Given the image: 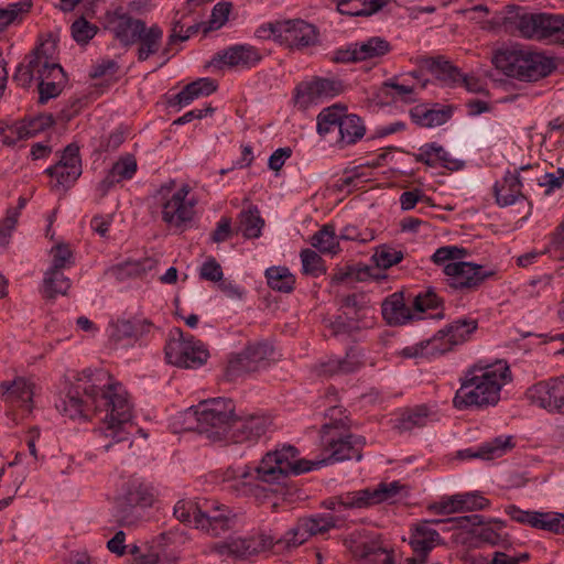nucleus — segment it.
<instances>
[{"instance_id": "13", "label": "nucleus", "mask_w": 564, "mask_h": 564, "mask_svg": "<svg viewBox=\"0 0 564 564\" xmlns=\"http://www.w3.org/2000/svg\"><path fill=\"white\" fill-rule=\"evenodd\" d=\"M25 59L33 68L37 79H65L64 70L58 63L57 44L54 40L42 41Z\"/></svg>"}, {"instance_id": "51", "label": "nucleus", "mask_w": 564, "mask_h": 564, "mask_svg": "<svg viewBox=\"0 0 564 564\" xmlns=\"http://www.w3.org/2000/svg\"><path fill=\"white\" fill-rule=\"evenodd\" d=\"M430 412L425 405H420L414 409L406 410L400 421H399V430L401 431H410L414 427L424 426L429 420Z\"/></svg>"}, {"instance_id": "46", "label": "nucleus", "mask_w": 564, "mask_h": 564, "mask_svg": "<svg viewBox=\"0 0 564 564\" xmlns=\"http://www.w3.org/2000/svg\"><path fill=\"white\" fill-rule=\"evenodd\" d=\"M268 284L271 289L289 293L295 284L294 275L284 267H272L265 271Z\"/></svg>"}, {"instance_id": "20", "label": "nucleus", "mask_w": 564, "mask_h": 564, "mask_svg": "<svg viewBox=\"0 0 564 564\" xmlns=\"http://www.w3.org/2000/svg\"><path fill=\"white\" fill-rule=\"evenodd\" d=\"M561 388L562 377L551 378L531 386L525 398L534 406L560 413Z\"/></svg>"}, {"instance_id": "34", "label": "nucleus", "mask_w": 564, "mask_h": 564, "mask_svg": "<svg viewBox=\"0 0 564 564\" xmlns=\"http://www.w3.org/2000/svg\"><path fill=\"white\" fill-rule=\"evenodd\" d=\"M220 61L228 66H241V67H250L256 65L261 56L258 51L251 46H234L219 55Z\"/></svg>"}, {"instance_id": "10", "label": "nucleus", "mask_w": 564, "mask_h": 564, "mask_svg": "<svg viewBox=\"0 0 564 564\" xmlns=\"http://www.w3.org/2000/svg\"><path fill=\"white\" fill-rule=\"evenodd\" d=\"M518 30L530 40H550L564 43V17L533 13L519 19Z\"/></svg>"}, {"instance_id": "14", "label": "nucleus", "mask_w": 564, "mask_h": 564, "mask_svg": "<svg viewBox=\"0 0 564 564\" xmlns=\"http://www.w3.org/2000/svg\"><path fill=\"white\" fill-rule=\"evenodd\" d=\"M337 521L338 519L330 514L301 518L296 525L288 531L279 542L285 543V549H295L311 536L323 534L336 528Z\"/></svg>"}, {"instance_id": "12", "label": "nucleus", "mask_w": 564, "mask_h": 564, "mask_svg": "<svg viewBox=\"0 0 564 564\" xmlns=\"http://www.w3.org/2000/svg\"><path fill=\"white\" fill-rule=\"evenodd\" d=\"M270 36L290 48H300L316 43L317 32L312 24L303 20H289L269 25Z\"/></svg>"}, {"instance_id": "53", "label": "nucleus", "mask_w": 564, "mask_h": 564, "mask_svg": "<svg viewBox=\"0 0 564 564\" xmlns=\"http://www.w3.org/2000/svg\"><path fill=\"white\" fill-rule=\"evenodd\" d=\"M46 173L56 180L54 186L67 187L73 184L82 174V169L76 165L70 166H51Z\"/></svg>"}, {"instance_id": "6", "label": "nucleus", "mask_w": 564, "mask_h": 564, "mask_svg": "<svg viewBox=\"0 0 564 564\" xmlns=\"http://www.w3.org/2000/svg\"><path fill=\"white\" fill-rule=\"evenodd\" d=\"M174 186L175 182L170 181L159 191L162 198V220L169 228L182 232L189 227L194 219L196 202L188 198L189 185L183 184L173 192Z\"/></svg>"}, {"instance_id": "22", "label": "nucleus", "mask_w": 564, "mask_h": 564, "mask_svg": "<svg viewBox=\"0 0 564 564\" xmlns=\"http://www.w3.org/2000/svg\"><path fill=\"white\" fill-rule=\"evenodd\" d=\"M273 348L267 343H254L229 360L228 369L232 372L254 371L272 359Z\"/></svg>"}, {"instance_id": "60", "label": "nucleus", "mask_w": 564, "mask_h": 564, "mask_svg": "<svg viewBox=\"0 0 564 564\" xmlns=\"http://www.w3.org/2000/svg\"><path fill=\"white\" fill-rule=\"evenodd\" d=\"M40 102L44 104L48 99L57 97L63 88L64 79H39Z\"/></svg>"}, {"instance_id": "26", "label": "nucleus", "mask_w": 564, "mask_h": 564, "mask_svg": "<svg viewBox=\"0 0 564 564\" xmlns=\"http://www.w3.org/2000/svg\"><path fill=\"white\" fill-rule=\"evenodd\" d=\"M366 364L364 354L357 348H350L343 358H329L321 364L319 372L324 376L349 375L361 369Z\"/></svg>"}, {"instance_id": "41", "label": "nucleus", "mask_w": 564, "mask_h": 564, "mask_svg": "<svg viewBox=\"0 0 564 564\" xmlns=\"http://www.w3.org/2000/svg\"><path fill=\"white\" fill-rule=\"evenodd\" d=\"M206 554H216L220 557L245 558L242 536H230L214 542L205 550Z\"/></svg>"}, {"instance_id": "29", "label": "nucleus", "mask_w": 564, "mask_h": 564, "mask_svg": "<svg viewBox=\"0 0 564 564\" xmlns=\"http://www.w3.org/2000/svg\"><path fill=\"white\" fill-rule=\"evenodd\" d=\"M415 161L431 167L443 166L451 171H457L463 166L462 161L452 159L442 145L434 142L422 145L415 154Z\"/></svg>"}, {"instance_id": "55", "label": "nucleus", "mask_w": 564, "mask_h": 564, "mask_svg": "<svg viewBox=\"0 0 564 564\" xmlns=\"http://www.w3.org/2000/svg\"><path fill=\"white\" fill-rule=\"evenodd\" d=\"M137 160L132 155L121 156L110 169V173L119 181L131 178L137 172Z\"/></svg>"}, {"instance_id": "2", "label": "nucleus", "mask_w": 564, "mask_h": 564, "mask_svg": "<svg viewBox=\"0 0 564 564\" xmlns=\"http://www.w3.org/2000/svg\"><path fill=\"white\" fill-rule=\"evenodd\" d=\"M512 379L509 365L503 360L484 365L478 362L467 369L453 399L457 410L487 408L500 400L502 387Z\"/></svg>"}, {"instance_id": "35", "label": "nucleus", "mask_w": 564, "mask_h": 564, "mask_svg": "<svg viewBox=\"0 0 564 564\" xmlns=\"http://www.w3.org/2000/svg\"><path fill=\"white\" fill-rule=\"evenodd\" d=\"M338 142L341 147L355 144L366 133V127L357 115L346 113L339 126Z\"/></svg>"}, {"instance_id": "42", "label": "nucleus", "mask_w": 564, "mask_h": 564, "mask_svg": "<svg viewBox=\"0 0 564 564\" xmlns=\"http://www.w3.org/2000/svg\"><path fill=\"white\" fill-rule=\"evenodd\" d=\"M126 500L130 506L151 507L155 501V492L150 485L132 480L129 484Z\"/></svg>"}, {"instance_id": "19", "label": "nucleus", "mask_w": 564, "mask_h": 564, "mask_svg": "<svg viewBox=\"0 0 564 564\" xmlns=\"http://www.w3.org/2000/svg\"><path fill=\"white\" fill-rule=\"evenodd\" d=\"M144 24L143 20L134 19L121 9H116L106 14L105 28L123 46H131L137 43L138 35H140Z\"/></svg>"}, {"instance_id": "5", "label": "nucleus", "mask_w": 564, "mask_h": 564, "mask_svg": "<svg viewBox=\"0 0 564 564\" xmlns=\"http://www.w3.org/2000/svg\"><path fill=\"white\" fill-rule=\"evenodd\" d=\"M299 452L292 445L268 452L256 467V478L267 484L278 482L290 474H302L314 468L313 460L297 458Z\"/></svg>"}, {"instance_id": "1", "label": "nucleus", "mask_w": 564, "mask_h": 564, "mask_svg": "<svg viewBox=\"0 0 564 564\" xmlns=\"http://www.w3.org/2000/svg\"><path fill=\"white\" fill-rule=\"evenodd\" d=\"M85 399L67 397L63 411L72 419L86 416L89 410L105 412L100 426L94 431L96 443L105 452L115 445L130 447L133 429L132 405L123 386L105 370L95 371L83 386Z\"/></svg>"}, {"instance_id": "36", "label": "nucleus", "mask_w": 564, "mask_h": 564, "mask_svg": "<svg viewBox=\"0 0 564 564\" xmlns=\"http://www.w3.org/2000/svg\"><path fill=\"white\" fill-rule=\"evenodd\" d=\"M514 447L513 437L512 436H498L492 441L484 443L477 452L469 453L468 457L481 458V459H495L501 457L507 452L511 451Z\"/></svg>"}, {"instance_id": "54", "label": "nucleus", "mask_w": 564, "mask_h": 564, "mask_svg": "<svg viewBox=\"0 0 564 564\" xmlns=\"http://www.w3.org/2000/svg\"><path fill=\"white\" fill-rule=\"evenodd\" d=\"M248 479L249 478H239L231 485L227 486V489L236 492L237 495L254 497L260 503L263 502L262 498L268 497L267 489L259 485L250 484Z\"/></svg>"}, {"instance_id": "32", "label": "nucleus", "mask_w": 564, "mask_h": 564, "mask_svg": "<svg viewBox=\"0 0 564 564\" xmlns=\"http://www.w3.org/2000/svg\"><path fill=\"white\" fill-rule=\"evenodd\" d=\"M496 202L500 206L514 204L519 198H523L522 183L518 173L508 172L505 177L495 185Z\"/></svg>"}, {"instance_id": "47", "label": "nucleus", "mask_w": 564, "mask_h": 564, "mask_svg": "<svg viewBox=\"0 0 564 564\" xmlns=\"http://www.w3.org/2000/svg\"><path fill=\"white\" fill-rule=\"evenodd\" d=\"M410 113L412 120L423 128L442 126L448 119L447 112L443 110L426 109L422 106L414 107Z\"/></svg>"}, {"instance_id": "58", "label": "nucleus", "mask_w": 564, "mask_h": 564, "mask_svg": "<svg viewBox=\"0 0 564 564\" xmlns=\"http://www.w3.org/2000/svg\"><path fill=\"white\" fill-rule=\"evenodd\" d=\"M200 509L202 503H194L189 500H180L174 507V516L181 522L193 523L195 525V518Z\"/></svg>"}, {"instance_id": "11", "label": "nucleus", "mask_w": 564, "mask_h": 564, "mask_svg": "<svg viewBox=\"0 0 564 564\" xmlns=\"http://www.w3.org/2000/svg\"><path fill=\"white\" fill-rule=\"evenodd\" d=\"M236 523L234 510L218 501L205 500L195 518V528L203 533L218 538L230 531Z\"/></svg>"}, {"instance_id": "21", "label": "nucleus", "mask_w": 564, "mask_h": 564, "mask_svg": "<svg viewBox=\"0 0 564 564\" xmlns=\"http://www.w3.org/2000/svg\"><path fill=\"white\" fill-rule=\"evenodd\" d=\"M476 329L477 321L459 319L452 323L447 328L440 330L431 338L430 345L443 355L452 350L454 346L466 341Z\"/></svg>"}, {"instance_id": "18", "label": "nucleus", "mask_w": 564, "mask_h": 564, "mask_svg": "<svg viewBox=\"0 0 564 564\" xmlns=\"http://www.w3.org/2000/svg\"><path fill=\"white\" fill-rule=\"evenodd\" d=\"M391 51V44L380 37L373 36L366 41L351 44L345 50L335 53L334 61L338 63H356L381 58Z\"/></svg>"}, {"instance_id": "24", "label": "nucleus", "mask_w": 564, "mask_h": 564, "mask_svg": "<svg viewBox=\"0 0 564 564\" xmlns=\"http://www.w3.org/2000/svg\"><path fill=\"white\" fill-rule=\"evenodd\" d=\"M271 425V420L264 414H250L246 417H236L232 438L240 443L256 441L264 435Z\"/></svg>"}, {"instance_id": "3", "label": "nucleus", "mask_w": 564, "mask_h": 564, "mask_svg": "<svg viewBox=\"0 0 564 564\" xmlns=\"http://www.w3.org/2000/svg\"><path fill=\"white\" fill-rule=\"evenodd\" d=\"M491 62L505 75L529 82L546 77L555 69L553 58L518 47L497 50Z\"/></svg>"}, {"instance_id": "17", "label": "nucleus", "mask_w": 564, "mask_h": 564, "mask_svg": "<svg viewBox=\"0 0 564 564\" xmlns=\"http://www.w3.org/2000/svg\"><path fill=\"white\" fill-rule=\"evenodd\" d=\"M403 492L406 494L405 486L400 481L380 482L373 488L351 491L346 497H344L343 500L344 503L348 506L366 508L384 501L393 500L394 498L401 496Z\"/></svg>"}, {"instance_id": "64", "label": "nucleus", "mask_w": 564, "mask_h": 564, "mask_svg": "<svg viewBox=\"0 0 564 564\" xmlns=\"http://www.w3.org/2000/svg\"><path fill=\"white\" fill-rule=\"evenodd\" d=\"M200 278L212 282H218L223 279V269L214 258L206 260L199 271Z\"/></svg>"}, {"instance_id": "37", "label": "nucleus", "mask_w": 564, "mask_h": 564, "mask_svg": "<svg viewBox=\"0 0 564 564\" xmlns=\"http://www.w3.org/2000/svg\"><path fill=\"white\" fill-rule=\"evenodd\" d=\"M217 89L216 83L210 78H199L186 85L177 95L176 100L181 106L189 105L194 99L208 96Z\"/></svg>"}, {"instance_id": "27", "label": "nucleus", "mask_w": 564, "mask_h": 564, "mask_svg": "<svg viewBox=\"0 0 564 564\" xmlns=\"http://www.w3.org/2000/svg\"><path fill=\"white\" fill-rule=\"evenodd\" d=\"M350 551L360 563H364L372 555L381 556L384 564H393L392 553L382 546L380 536L378 534L360 536L354 540L350 545Z\"/></svg>"}, {"instance_id": "40", "label": "nucleus", "mask_w": 564, "mask_h": 564, "mask_svg": "<svg viewBox=\"0 0 564 564\" xmlns=\"http://www.w3.org/2000/svg\"><path fill=\"white\" fill-rule=\"evenodd\" d=\"M383 0H339L337 10L350 17L370 15L381 9Z\"/></svg>"}, {"instance_id": "7", "label": "nucleus", "mask_w": 564, "mask_h": 564, "mask_svg": "<svg viewBox=\"0 0 564 564\" xmlns=\"http://www.w3.org/2000/svg\"><path fill=\"white\" fill-rule=\"evenodd\" d=\"M321 438L326 456L322 460L313 462L314 468L344 460H360L362 457L366 444L362 436L343 432L337 425H324Z\"/></svg>"}, {"instance_id": "61", "label": "nucleus", "mask_w": 564, "mask_h": 564, "mask_svg": "<svg viewBox=\"0 0 564 564\" xmlns=\"http://www.w3.org/2000/svg\"><path fill=\"white\" fill-rule=\"evenodd\" d=\"M231 3L230 2H219L217 3L212 11L210 20H209V28L210 29H219L223 26L227 20L228 15L231 11Z\"/></svg>"}, {"instance_id": "57", "label": "nucleus", "mask_w": 564, "mask_h": 564, "mask_svg": "<svg viewBox=\"0 0 564 564\" xmlns=\"http://www.w3.org/2000/svg\"><path fill=\"white\" fill-rule=\"evenodd\" d=\"M427 510L435 514H451L462 512L463 507L458 495L443 497L440 501L427 506Z\"/></svg>"}, {"instance_id": "52", "label": "nucleus", "mask_w": 564, "mask_h": 564, "mask_svg": "<svg viewBox=\"0 0 564 564\" xmlns=\"http://www.w3.org/2000/svg\"><path fill=\"white\" fill-rule=\"evenodd\" d=\"M300 257L304 274L319 276L326 272L323 259L314 250L304 249L301 251Z\"/></svg>"}, {"instance_id": "25", "label": "nucleus", "mask_w": 564, "mask_h": 564, "mask_svg": "<svg viewBox=\"0 0 564 564\" xmlns=\"http://www.w3.org/2000/svg\"><path fill=\"white\" fill-rule=\"evenodd\" d=\"M344 88L343 83L338 79L314 78L302 90H299L297 98L305 99L307 102H317L340 95Z\"/></svg>"}, {"instance_id": "8", "label": "nucleus", "mask_w": 564, "mask_h": 564, "mask_svg": "<svg viewBox=\"0 0 564 564\" xmlns=\"http://www.w3.org/2000/svg\"><path fill=\"white\" fill-rule=\"evenodd\" d=\"M165 357L171 365L198 368L207 361L209 351L204 343L193 336L185 337L180 328H175L165 345Z\"/></svg>"}, {"instance_id": "4", "label": "nucleus", "mask_w": 564, "mask_h": 564, "mask_svg": "<svg viewBox=\"0 0 564 564\" xmlns=\"http://www.w3.org/2000/svg\"><path fill=\"white\" fill-rule=\"evenodd\" d=\"M467 253L465 248L445 246L438 248L432 256L434 263L444 264L443 272L446 283L454 290H474L494 274V272L485 271L481 265L462 261Z\"/></svg>"}, {"instance_id": "16", "label": "nucleus", "mask_w": 564, "mask_h": 564, "mask_svg": "<svg viewBox=\"0 0 564 564\" xmlns=\"http://www.w3.org/2000/svg\"><path fill=\"white\" fill-rule=\"evenodd\" d=\"M40 391V387L33 378L17 377L12 381L0 383L2 400L13 408L22 409L30 413L33 409V398Z\"/></svg>"}, {"instance_id": "44", "label": "nucleus", "mask_w": 564, "mask_h": 564, "mask_svg": "<svg viewBox=\"0 0 564 564\" xmlns=\"http://www.w3.org/2000/svg\"><path fill=\"white\" fill-rule=\"evenodd\" d=\"M32 2L30 0L9 3L6 8L0 9V33L12 24L20 23L30 12Z\"/></svg>"}, {"instance_id": "49", "label": "nucleus", "mask_w": 564, "mask_h": 564, "mask_svg": "<svg viewBox=\"0 0 564 564\" xmlns=\"http://www.w3.org/2000/svg\"><path fill=\"white\" fill-rule=\"evenodd\" d=\"M70 288V281L61 272V270H48L44 279L43 294L47 299L56 295H65Z\"/></svg>"}, {"instance_id": "38", "label": "nucleus", "mask_w": 564, "mask_h": 564, "mask_svg": "<svg viewBox=\"0 0 564 564\" xmlns=\"http://www.w3.org/2000/svg\"><path fill=\"white\" fill-rule=\"evenodd\" d=\"M382 315L391 325L404 324L410 319V310L405 306L403 297L394 293L382 303Z\"/></svg>"}, {"instance_id": "30", "label": "nucleus", "mask_w": 564, "mask_h": 564, "mask_svg": "<svg viewBox=\"0 0 564 564\" xmlns=\"http://www.w3.org/2000/svg\"><path fill=\"white\" fill-rule=\"evenodd\" d=\"M152 328V323L145 318L134 317L131 319H118L111 325L110 339L119 344L126 339L138 340L148 334Z\"/></svg>"}, {"instance_id": "45", "label": "nucleus", "mask_w": 564, "mask_h": 564, "mask_svg": "<svg viewBox=\"0 0 564 564\" xmlns=\"http://www.w3.org/2000/svg\"><path fill=\"white\" fill-rule=\"evenodd\" d=\"M346 107L334 105L325 108L317 116V132L325 135L334 129H339L341 120L345 117Z\"/></svg>"}, {"instance_id": "62", "label": "nucleus", "mask_w": 564, "mask_h": 564, "mask_svg": "<svg viewBox=\"0 0 564 564\" xmlns=\"http://www.w3.org/2000/svg\"><path fill=\"white\" fill-rule=\"evenodd\" d=\"M430 343L431 339L411 347H405L402 349L401 355L405 358L430 357L441 355L438 349H434L431 347Z\"/></svg>"}, {"instance_id": "59", "label": "nucleus", "mask_w": 564, "mask_h": 564, "mask_svg": "<svg viewBox=\"0 0 564 564\" xmlns=\"http://www.w3.org/2000/svg\"><path fill=\"white\" fill-rule=\"evenodd\" d=\"M52 268L50 270H62L73 264V252L67 245H56L51 250Z\"/></svg>"}, {"instance_id": "39", "label": "nucleus", "mask_w": 564, "mask_h": 564, "mask_svg": "<svg viewBox=\"0 0 564 564\" xmlns=\"http://www.w3.org/2000/svg\"><path fill=\"white\" fill-rule=\"evenodd\" d=\"M156 267V260L150 257H144L139 260L129 259L124 262L117 264L113 271L118 279L138 278L147 274Z\"/></svg>"}, {"instance_id": "50", "label": "nucleus", "mask_w": 564, "mask_h": 564, "mask_svg": "<svg viewBox=\"0 0 564 564\" xmlns=\"http://www.w3.org/2000/svg\"><path fill=\"white\" fill-rule=\"evenodd\" d=\"M403 258L404 254L401 250L389 245H381L377 247L372 254V260L376 265L381 269H389L401 262Z\"/></svg>"}, {"instance_id": "28", "label": "nucleus", "mask_w": 564, "mask_h": 564, "mask_svg": "<svg viewBox=\"0 0 564 564\" xmlns=\"http://www.w3.org/2000/svg\"><path fill=\"white\" fill-rule=\"evenodd\" d=\"M445 520L421 521L413 525L410 535V545L413 551H432L442 544L440 533L432 527Z\"/></svg>"}, {"instance_id": "31", "label": "nucleus", "mask_w": 564, "mask_h": 564, "mask_svg": "<svg viewBox=\"0 0 564 564\" xmlns=\"http://www.w3.org/2000/svg\"><path fill=\"white\" fill-rule=\"evenodd\" d=\"M282 538L276 539L270 531L258 530L257 532L242 536L245 558L271 551L273 547L280 551H290L285 549V543H280Z\"/></svg>"}, {"instance_id": "63", "label": "nucleus", "mask_w": 564, "mask_h": 564, "mask_svg": "<svg viewBox=\"0 0 564 564\" xmlns=\"http://www.w3.org/2000/svg\"><path fill=\"white\" fill-rule=\"evenodd\" d=\"M441 304V297L432 290L426 291L424 294H419L414 300V307L420 312L437 308Z\"/></svg>"}, {"instance_id": "33", "label": "nucleus", "mask_w": 564, "mask_h": 564, "mask_svg": "<svg viewBox=\"0 0 564 564\" xmlns=\"http://www.w3.org/2000/svg\"><path fill=\"white\" fill-rule=\"evenodd\" d=\"M162 40L163 30L158 24L151 26L144 24L137 41L139 43L137 51L138 61L144 62L150 56L156 54L162 45Z\"/></svg>"}, {"instance_id": "15", "label": "nucleus", "mask_w": 564, "mask_h": 564, "mask_svg": "<svg viewBox=\"0 0 564 564\" xmlns=\"http://www.w3.org/2000/svg\"><path fill=\"white\" fill-rule=\"evenodd\" d=\"M507 514L516 522L531 528L564 535V513L555 511H527L516 506L506 509Z\"/></svg>"}, {"instance_id": "23", "label": "nucleus", "mask_w": 564, "mask_h": 564, "mask_svg": "<svg viewBox=\"0 0 564 564\" xmlns=\"http://www.w3.org/2000/svg\"><path fill=\"white\" fill-rule=\"evenodd\" d=\"M52 124V116L46 115L21 120L11 126L8 129V133L1 134V142L6 145H12L20 140H26L35 137Z\"/></svg>"}, {"instance_id": "48", "label": "nucleus", "mask_w": 564, "mask_h": 564, "mask_svg": "<svg viewBox=\"0 0 564 564\" xmlns=\"http://www.w3.org/2000/svg\"><path fill=\"white\" fill-rule=\"evenodd\" d=\"M239 225V228L246 238H258L261 235L264 221L260 217L258 208L251 207L248 210H242L240 213Z\"/></svg>"}, {"instance_id": "9", "label": "nucleus", "mask_w": 564, "mask_h": 564, "mask_svg": "<svg viewBox=\"0 0 564 564\" xmlns=\"http://www.w3.org/2000/svg\"><path fill=\"white\" fill-rule=\"evenodd\" d=\"M195 414L199 427L217 436H225L234 427L237 417L234 402L225 398L202 402Z\"/></svg>"}, {"instance_id": "43", "label": "nucleus", "mask_w": 564, "mask_h": 564, "mask_svg": "<svg viewBox=\"0 0 564 564\" xmlns=\"http://www.w3.org/2000/svg\"><path fill=\"white\" fill-rule=\"evenodd\" d=\"M311 245L322 253L335 254L339 251V242L335 232V227L330 224L322 228L311 237Z\"/></svg>"}, {"instance_id": "56", "label": "nucleus", "mask_w": 564, "mask_h": 564, "mask_svg": "<svg viewBox=\"0 0 564 564\" xmlns=\"http://www.w3.org/2000/svg\"><path fill=\"white\" fill-rule=\"evenodd\" d=\"M73 39L79 44H87L97 33V26L80 18L72 24Z\"/></svg>"}]
</instances>
